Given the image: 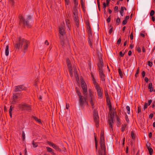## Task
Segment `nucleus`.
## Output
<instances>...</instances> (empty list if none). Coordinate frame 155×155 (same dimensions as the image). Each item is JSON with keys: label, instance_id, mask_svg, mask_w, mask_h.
I'll return each mask as SVG.
<instances>
[{"label": "nucleus", "instance_id": "f257e3e1", "mask_svg": "<svg viewBox=\"0 0 155 155\" xmlns=\"http://www.w3.org/2000/svg\"><path fill=\"white\" fill-rule=\"evenodd\" d=\"M29 44V41L28 40L24 38H19L17 40L15 47L16 49H18L22 48L23 50L25 51L27 50Z\"/></svg>", "mask_w": 155, "mask_h": 155}, {"label": "nucleus", "instance_id": "f03ea898", "mask_svg": "<svg viewBox=\"0 0 155 155\" xmlns=\"http://www.w3.org/2000/svg\"><path fill=\"white\" fill-rule=\"evenodd\" d=\"M91 77L92 78V80L93 83L97 90L98 95L99 97L101 98L102 96V89L100 87L98 84L96 82V80H95L93 74H91Z\"/></svg>", "mask_w": 155, "mask_h": 155}, {"label": "nucleus", "instance_id": "7ed1b4c3", "mask_svg": "<svg viewBox=\"0 0 155 155\" xmlns=\"http://www.w3.org/2000/svg\"><path fill=\"white\" fill-rule=\"evenodd\" d=\"M78 94L79 99V103L81 106L83 107L87 104V95L86 96H83L81 95V93L78 92Z\"/></svg>", "mask_w": 155, "mask_h": 155}, {"label": "nucleus", "instance_id": "20e7f679", "mask_svg": "<svg viewBox=\"0 0 155 155\" xmlns=\"http://www.w3.org/2000/svg\"><path fill=\"white\" fill-rule=\"evenodd\" d=\"M89 94L88 99L91 105L92 108H94V104L96 103V100L94 95V92L91 89L88 90Z\"/></svg>", "mask_w": 155, "mask_h": 155}, {"label": "nucleus", "instance_id": "39448f33", "mask_svg": "<svg viewBox=\"0 0 155 155\" xmlns=\"http://www.w3.org/2000/svg\"><path fill=\"white\" fill-rule=\"evenodd\" d=\"M109 113L110 114V117L108 119V123L109 125V127L111 128V130H113L112 124H113V118L114 116V111L112 109L111 106L110 105L109 106Z\"/></svg>", "mask_w": 155, "mask_h": 155}, {"label": "nucleus", "instance_id": "423d86ee", "mask_svg": "<svg viewBox=\"0 0 155 155\" xmlns=\"http://www.w3.org/2000/svg\"><path fill=\"white\" fill-rule=\"evenodd\" d=\"M100 149H105L104 143V132L103 131H101L100 137Z\"/></svg>", "mask_w": 155, "mask_h": 155}, {"label": "nucleus", "instance_id": "0eeeda50", "mask_svg": "<svg viewBox=\"0 0 155 155\" xmlns=\"http://www.w3.org/2000/svg\"><path fill=\"white\" fill-rule=\"evenodd\" d=\"M81 84L82 89V92L84 96H86L87 92V86L83 79H81Z\"/></svg>", "mask_w": 155, "mask_h": 155}, {"label": "nucleus", "instance_id": "6e6552de", "mask_svg": "<svg viewBox=\"0 0 155 155\" xmlns=\"http://www.w3.org/2000/svg\"><path fill=\"white\" fill-rule=\"evenodd\" d=\"M19 18L20 20V22L22 23L23 24L25 25H26L28 27H30L31 26V24H29V21L28 20H26L25 21V19L23 17H22V15H20L19 16Z\"/></svg>", "mask_w": 155, "mask_h": 155}, {"label": "nucleus", "instance_id": "1a4fd4ad", "mask_svg": "<svg viewBox=\"0 0 155 155\" xmlns=\"http://www.w3.org/2000/svg\"><path fill=\"white\" fill-rule=\"evenodd\" d=\"M66 63L67 66L68 68V69L69 70V72L71 76L72 77L73 75L72 70V68L71 65L70 63V61L69 60L68 58H67L66 59Z\"/></svg>", "mask_w": 155, "mask_h": 155}, {"label": "nucleus", "instance_id": "9d476101", "mask_svg": "<svg viewBox=\"0 0 155 155\" xmlns=\"http://www.w3.org/2000/svg\"><path fill=\"white\" fill-rule=\"evenodd\" d=\"M87 31L88 34V38L89 39V41H91V38L92 36V34L91 33V28L89 25V23H87Z\"/></svg>", "mask_w": 155, "mask_h": 155}, {"label": "nucleus", "instance_id": "9b49d317", "mask_svg": "<svg viewBox=\"0 0 155 155\" xmlns=\"http://www.w3.org/2000/svg\"><path fill=\"white\" fill-rule=\"evenodd\" d=\"M25 89V87L24 85H19L15 87L14 91L15 92L20 91Z\"/></svg>", "mask_w": 155, "mask_h": 155}, {"label": "nucleus", "instance_id": "f8f14e48", "mask_svg": "<svg viewBox=\"0 0 155 155\" xmlns=\"http://www.w3.org/2000/svg\"><path fill=\"white\" fill-rule=\"evenodd\" d=\"M99 74L101 81L103 83H104L105 80V75L104 74V71H99Z\"/></svg>", "mask_w": 155, "mask_h": 155}, {"label": "nucleus", "instance_id": "ddd939ff", "mask_svg": "<svg viewBox=\"0 0 155 155\" xmlns=\"http://www.w3.org/2000/svg\"><path fill=\"white\" fill-rule=\"evenodd\" d=\"M94 118L95 122L97 123L99 121V117L97 112L95 110H94Z\"/></svg>", "mask_w": 155, "mask_h": 155}, {"label": "nucleus", "instance_id": "4468645a", "mask_svg": "<svg viewBox=\"0 0 155 155\" xmlns=\"http://www.w3.org/2000/svg\"><path fill=\"white\" fill-rule=\"evenodd\" d=\"M97 155H106L105 149H100L98 151Z\"/></svg>", "mask_w": 155, "mask_h": 155}, {"label": "nucleus", "instance_id": "2eb2a0df", "mask_svg": "<svg viewBox=\"0 0 155 155\" xmlns=\"http://www.w3.org/2000/svg\"><path fill=\"white\" fill-rule=\"evenodd\" d=\"M20 95V94L18 93L13 94V99L12 101V102L13 104L16 102V100L15 99L19 97Z\"/></svg>", "mask_w": 155, "mask_h": 155}, {"label": "nucleus", "instance_id": "dca6fc26", "mask_svg": "<svg viewBox=\"0 0 155 155\" xmlns=\"http://www.w3.org/2000/svg\"><path fill=\"white\" fill-rule=\"evenodd\" d=\"M18 107L22 110H25L26 107H28V105L25 104H19L18 105Z\"/></svg>", "mask_w": 155, "mask_h": 155}, {"label": "nucleus", "instance_id": "f3484780", "mask_svg": "<svg viewBox=\"0 0 155 155\" xmlns=\"http://www.w3.org/2000/svg\"><path fill=\"white\" fill-rule=\"evenodd\" d=\"M98 67L99 69V71H103V63L101 61L98 64Z\"/></svg>", "mask_w": 155, "mask_h": 155}, {"label": "nucleus", "instance_id": "a211bd4d", "mask_svg": "<svg viewBox=\"0 0 155 155\" xmlns=\"http://www.w3.org/2000/svg\"><path fill=\"white\" fill-rule=\"evenodd\" d=\"M59 32L60 34L61 35H63L65 34V32L63 27L61 26L59 27Z\"/></svg>", "mask_w": 155, "mask_h": 155}, {"label": "nucleus", "instance_id": "6ab92c4d", "mask_svg": "<svg viewBox=\"0 0 155 155\" xmlns=\"http://www.w3.org/2000/svg\"><path fill=\"white\" fill-rule=\"evenodd\" d=\"M9 53V46L8 45H7L6 46V48L5 49V55L7 56H8Z\"/></svg>", "mask_w": 155, "mask_h": 155}, {"label": "nucleus", "instance_id": "aec40b11", "mask_svg": "<svg viewBox=\"0 0 155 155\" xmlns=\"http://www.w3.org/2000/svg\"><path fill=\"white\" fill-rule=\"evenodd\" d=\"M73 14L74 15H75L76 16L78 15V12L77 11V6H74V7L73 9Z\"/></svg>", "mask_w": 155, "mask_h": 155}, {"label": "nucleus", "instance_id": "412c9836", "mask_svg": "<svg viewBox=\"0 0 155 155\" xmlns=\"http://www.w3.org/2000/svg\"><path fill=\"white\" fill-rule=\"evenodd\" d=\"M148 89H149L150 91V92H152L153 91V88L152 87V84L151 83H150L149 84Z\"/></svg>", "mask_w": 155, "mask_h": 155}, {"label": "nucleus", "instance_id": "4be33fe9", "mask_svg": "<svg viewBox=\"0 0 155 155\" xmlns=\"http://www.w3.org/2000/svg\"><path fill=\"white\" fill-rule=\"evenodd\" d=\"M147 149L149 151L150 154L152 155L153 153V150L152 149L149 147H147Z\"/></svg>", "mask_w": 155, "mask_h": 155}, {"label": "nucleus", "instance_id": "5701e85b", "mask_svg": "<svg viewBox=\"0 0 155 155\" xmlns=\"http://www.w3.org/2000/svg\"><path fill=\"white\" fill-rule=\"evenodd\" d=\"M52 147L56 150H58L59 151H61L60 149L57 145L55 144H54V145H53Z\"/></svg>", "mask_w": 155, "mask_h": 155}, {"label": "nucleus", "instance_id": "b1692460", "mask_svg": "<svg viewBox=\"0 0 155 155\" xmlns=\"http://www.w3.org/2000/svg\"><path fill=\"white\" fill-rule=\"evenodd\" d=\"M124 7H121L120 8V13L121 15L123 16L124 15Z\"/></svg>", "mask_w": 155, "mask_h": 155}, {"label": "nucleus", "instance_id": "393cba45", "mask_svg": "<svg viewBox=\"0 0 155 155\" xmlns=\"http://www.w3.org/2000/svg\"><path fill=\"white\" fill-rule=\"evenodd\" d=\"M118 72L121 78H122L123 77V72L120 69H118Z\"/></svg>", "mask_w": 155, "mask_h": 155}, {"label": "nucleus", "instance_id": "a878e982", "mask_svg": "<svg viewBox=\"0 0 155 155\" xmlns=\"http://www.w3.org/2000/svg\"><path fill=\"white\" fill-rule=\"evenodd\" d=\"M126 126H127L126 124H124V125H122L121 129V131L122 132H123L125 130Z\"/></svg>", "mask_w": 155, "mask_h": 155}, {"label": "nucleus", "instance_id": "bb28decb", "mask_svg": "<svg viewBox=\"0 0 155 155\" xmlns=\"http://www.w3.org/2000/svg\"><path fill=\"white\" fill-rule=\"evenodd\" d=\"M131 136L132 139H135V135L134 134L133 131H132L131 132Z\"/></svg>", "mask_w": 155, "mask_h": 155}, {"label": "nucleus", "instance_id": "cd10ccee", "mask_svg": "<svg viewBox=\"0 0 155 155\" xmlns=\"http://www.w3.org/2000/svg\"><path fill=\"white\" fill-rule=\"evenodd\" d=\"M47 150L48 152H52V150L51 148L49 147H46Z\"/></svg>", "mask_w": 155, "mask_h": 155}, {"label": "nucleus", "instance_id": "c85d7f7f", "mask_svg": "<svg viewBox=\"0 0 155 155\" xmlns=\"http://www.w3.org/2000/svg\"><path fill=\"white\" fill-rule=\"evenodd\" d=\"M126 109L127 110V113L128 114H129L130 113V107L128 106H126Z\"/></svg>", "mask_w": 155, "mask_h": 155}, {"label": "nucleus", "instance_id": "c756f323", "mask_svg": "<svg viewBox=\"0 0 155 155\" xmlns=\"http://www.w3.org/2000/svg\"><path fill=\"white\" fill-rule=\"evenodd\" d=\"M74 74L75 77L76 78L78 76V75L76 73V69L75 68H74Z\"/></svg>", "mask_w": 155, "mask_h": 155}, {"label": "nucleus", "instance_id": "7c9ffc66", "mask_svg": "<svg viewBox=\"0 0 155 155\" xmlns=\"http://www.w3.org/2000/svg\"><path fill=\"white\" fill-rule=\"evenodd\" d=\"M74 6H77L78 3L77 0H74Z\"/></svg>", "mask_w": 155, "mask_h": 155}, {"label": "nucleus", "instance_id": "2f4dec72", "mask_svg": "<svg viewBox=\"0 0 155 155\" xmlns=\"http://www.w3.org/2000/svg\"><path fill=\"white\" fill-rule=\"evenodd\" d=\"M33 146L34 147H36L38 146V144L36 143H34V141L32 143Z\"/></svg>", "mask_w": 155, "mask_h": 155}, {"label": "nucleus", "instance_id": "473e14b6", "mask_svg": "<svg viewBox=\"0 0 155 155\" xmlns=\"http://www.w3.org/2000/svg\"><path fill=\"white\" fill-rule=\"evenodd\" d=\"M25 133L24 131H22V139L23 140H24L25 138Z\"/></svg>", "mask_w": 155, "mask_h": 155}, {"label": "nucleus", "instance_id": "72a5a7b5", "mask_svg": "<svg viewBox=\"0 0 155 155\" xmlns=\"http://www.w3.org/2000/svg\"><path fill=\"white\" fill-rule=\"evenodd\" d=\"M65 2V3L66 4V6L67 7V5L68 6L69 3V0H64Z\"/></svg>", "mask_w": 155, "mask_h": 155}, {"label": "nucleus", "instance_id": "f704fd0d", "mask_svg": "<svg viewBox=\"0 0 155 155\" xmlns=\"http://www.w3.org/2000/svg\"><path fill=\"white\" fill-rule=\"evenodd\" d=\"M120 19L118 18L116 20V23L117 25H118L120 22Z\"/></svg>", "mask_w": 155, "mask_h": 155}, {"label": "nucleus", "instance_id": "c9c22d12", "mask_svg": "<svg viewBox=\"0 0 155 155\" xmlns=\"http://www.w3.org/2000/svg\"><path fill=\"white\" fill-rule=\"evenodd\" d=\"M117 124L118 125H120V120L119 117H117Z\"/></svg>", "mask_w": 155, "mask_h": 155}, {"label": "nucleus", "instance_id": "e433bc0d", "mask_svg": "<svg viewBox=\"0 0 155 155\" xmlns=\"http://www.w3.org/2000/svg\"><path fill=\"white\" fill-rule=\"evenodd\" d=\"M154 11L153 10H151L150 13V15L151 16H153L154 15Z\"/></svg>", "mask_w": 155, "mask_h": 155}, {"label": "nucleus", "instance_id": "4c0bfd02", "mask_svg": "<svg viewBox=\"0 0 155 155\" xmlns=\"http://www.w3.org/2000/svg\"><path fill=\"white\" fill-rule=\"evenodd\" d=\"M34 119L35 120V121H36L38 122L39 123H41V121H40V120H39L38 119L37 117H35L34 118Z\"/></svg>", "mask_w": 155, "mask_h": 155}, {"label": "nucleus", "instance_id": "58836bf2", "mask_svg": "<svg viewBox=\"0 0 155 155\" xmlns=\"http://www.w3.org/2000/svg\"><path fill=\"white\" fill-rule=\"evenodd\" d=\"M13 108V107L11 105L10 106L9 112H12V111Z\"/></svg>", "mask_w": 155, "mask_h": 155}, {"label": "nucleus", "instance_id": "ea45409f", "mask_svg": "<svg viewBox=\"0 0 155 155\" xmlns=\"http://www.w3.org/2000/svg\"><path fill=\"white\" fill-rule=\"evenodd\" d=\"M148 106V105L147 104V103H145L144 106V108L143 110H144L145 109L147 108V107Z\"/></svg>", "mask_w": 155, "mask_h": 155}, {"label": "nucleus", "instance_id": "a19ab883", "mask_svg": "<svg viewBox=\"0 0 155 155\" xmlns=\"http://www.w3.org/2000/svg\"><path fill=\"white\" fill-rule=\"evenodd\" d=\"M139 72V68H137V72H136V73L135 74V76H137V75L138 74Z\"/></svg>", "mask_w": 155, "mask_h": 155}, {"label": "nucleus", "instance_id": "79ce46f5", "mask_svg": "<svg viewBox=\"0 0 155 155\" xmlns=\"http://www.w3.org/2000/svg\"><path fill=\"white\" fill-rule=\"evenodd\" d=\"M141 109V108L140 106H138V111H137L138 113H139L140 112Z\"/></svg>", "mask_w": 155, "mask_h": 155}, {"label": "nucleus", "instance_id": "37998d69", "mask_svg": "<svg viewBox=\"0 0 155 155\" xmlns=\"http://www.w3.org/2000/svg\"><path fill=\"white\" fill-rule=\"evenodd\" d=\"M121 57H123L124 55V53H123L122 51H121L119 53Z\"/></svg>", "mask_w": 155, "mask_h": 155}, {"label": "nucleus", "instance_id": "c03bdc74", "mask_svg": "<svg viewBox=\"0 0 155 155\" xmlns=\"http://www.w3.org/2000/svg\"><path fill=\"white\" fill-rule=\"evenodd\" d=\"M48 143L49 144V145L51 146L52 147L53 146V145H54V144L53 143L49 142H48Z\"/></svg>", "mask_w": 155, "mask_h": 155}, {"label": "nucleus", "instance_id": "a18cd8bd", "mask_svg": "<svg viewBox=\"0 0 155 155\" xmlns=\"http://www.w3.org/2000/svg\"><path fill=\"white\" fill-rule=\"evenodd\" d=\"M148 65L149 66H150V67H151L153 65V63L152 62H150V61H148Z\"/></svg>", "mask_w": 155, "mask_h": 155}, {"label": "nucleus", "instance_id": "49530a36", "mask_svg": "<svg viewBox=\"0 0 155 155\" xmlns=\"http://www.w3.org/2000/svg\"><path fill=\"white\" fill-rule=\"evenodd\" d=\"M121 41V38H119L118 39V41H117V44L119 45V44H120V43Z\"/></svg>", "mask_w": 155, "mask_h": 155}, {"label": "nucleus", "instance_id": "de8ad7c7", "mask_svg": "<svg viewBox=\"0 0 155 155\" xmlns=\"http://www.w3.org/2000/svg\"><path fill=\"white\" fill-rule=\"evenodd\" d=\"M9 2L12 5H13L14 4V0H9Z\"/></svg>", "mask_w": 155, "mask_h": 155}, {"label": "nucleus", "instance_id": "09e8293b", "mask_svg": "<svg viewBox=\"0 0 155 155\" xmlns=\"http://www.w3.org/2000/svg\"><path fill=\"white\" fill-rule=\"evenodd\" d=\"M130 38L131 40L133 39V33H131L130 35Z\"/></svg>", "mask_w": 155, "mask_h": 155}, {"label": "nucleus", "instance_id": "8fccbe9b", "mask_svg": "<svg viewBox=\"0 0 155 155\" xmlns=\"http://www.w3.org/2000/svg\"><path fill=\"white\" fill-rule=\"evenodd\" d=\"M137 51L140 53L141 52V49H140V48L139 47H138L137 48Z\"/></svg>", "mask_w": 155, "mask_h": 155}, {"label": "nucleus", "instance_id": "3c124183", "mask_svg": "<svg viewBox=\"0 0 155 155\" xmlns=\"http://www.w3.org/2000/svg\"><path fill=\"white\" fill-rule=\"evenodd\" d=\"M127 22V21H126V20H124L123 21V24L124 25H125Z\"/></svg>", "mask_w": 155, "mask_h": 155}, {"label": "nucleus", "instance_id": "603ef678", "mask_svg": "<svg viewBox=\"0 0 155 155\" xmlns=\"http://www.w3.org/2000/svg\"><path fill=\"white\" fill-rule=\"evenodd\" d=\"M31 109V107L30 106L28 105V107H26L25 110H29Z\"/></svg>", "mask_w": 155, "mask_h": 155}, {"label": "nucleus", "instance_id": "864d4df0", "mask_svg": "<svg viewBox=\"0 0 155 155\" xmlns=\"http://www.w3.org/2000/svg\"><path fill=\"white\" fill-rule=\"evenodd\" d=\"M153 114H151L150 115H149V117L150 118V119H151L153 117Z\"/></svg>", "mask_w": 155, "mask_h": 155}, {"label": "nucleus", "instance_id": "5fc2aeb1", "mask_svg": "<svg viewBox=\"0 0 155 155\" xmlns=\"http://www.w3.org/2000/svg\"><path fill=\"white\" fill-rule=\"evenodd\" d=\"M118 10V7L117 6H115L114 8V11H117Z\"/></svg>", "mask_w": 155, "mask_h": 155}, {"label": "nucleus", "instance_id": "6e6d98bb", "mask_svg": "<svg viewBox=\"0 0 155 155\" xmlns=\"http://www.w3.org/2000/svg\"><path fill=\"white\" fill-rule=\"evenodd\" d=\"M110 17L108 18H107V22H109L110 21Z\"/></svg>", "mask_w": 155, "mask_h": 155}, {"label": "nucleus", "instance_id": "4d7b16f0", "mask_svg": "<svg viewBox=\"0 0 155 155\" xmlns=\"http://www.w3.org/2000/svg\"><path fill=\"white\" fill-rule=\"evenodd\" d=\"M45 43L46 45H49V43L48 42L47 40H46L45 41Z\"/></svg>", "mask_w": 155, "mask_h": 155}, {"label": "nucleus", "instance_id": "13d9d810", "mask_svg": "<svg viewBox=\"0 0 155 155\" xmlns=\"http://www.w3.org/2000/svg\"><path fill=\"white\" fill-rule=\"evenodd\" d=\"M106 4L105 2H104L103 3V7H104V8H106Z\"/></svg>", "mask_w": 155, "mask_h": 155}, {"label": "nucleus", "instance_id": "bf43d9fd", "mask_svg": "<svg viewBox=\"0 0 155 155\" xmlns=\"http://www.w3.org/2000/svg\"><path fill=\"white\" fill-rule=\"evenodd\" d=\"M152 102V101L151 100H149L148 101V105H149L151 102Z\"/></svg>", "mask_w": 155, "mask_h": 155}, {"label": "nucleus", "instance_id": "052dcab7", "mask_svg": "<svg viewBox=\"0 0 155 155\" xmlns=\"http://www.w3.org/2000/svg\"><path fill=\"white\" fill-rule=\"evenodd\" d=\"M69 107V104H66V108L67 109H68Z\"/></svg>", "mask_w": 155, "mask_h": 155}, {"label": "nucleus", "instance_id": "680f3d73", "mask_svg": "<svg viewBox=\"0 0 155 155\" xmlns=\"http://www.w3.org/2000/svg\"><path fill=\"white\" fill-rule=\"evenodd\" d=\"M145 73L144 71H143L142 73V75L143 77H144L145 75Z\"/></svg>", "mask_w": 155, "mask_h": 155}, {"label": "nucleus", "instance_id": "e2e57ef3", "mask_svg": "<svg viewBox=\"0 0 155 155\" xmlns=\"http://www.w3.org/2000/svg\"><path fill=\"white\" fill-rule=\"evenodd\" d=\"M113 31V28H111L109 30V33L111 34Z\"/></svg>", "mask_w": 155, "mask_h": 155}, {"label": "nucleus", "instance_id": "0e129e2a", "mask_svg": "<svg viewBox=\"0 0 155 155\" xmlns=\"http://www.w3.org/2000/svg\"><path fill=\"white\" fill-rule=\"evenodd\" d=\"M127 41L126 40L124 43V46H126L127 45Z\"/></svg>", "mask_w": 155, "mask_h": 155}, {"label": "nucleus", "instance_id": "69168bd1", "mask_svg": "<svg viewBox=\"0 0 155 155\" xmlns=\"http://www.w3.org/2000/svg\"><path fill=\"white\" fill-rule=\"evenodd\" d=\"M148 81V78H147V77H145V81L146 82H147Z\"/></svg>", "mask_w": 155, "mask_h": 155}, {"label": "nucleus", "instance_id": "338daca9", "mask_svg": "<svg viewBox=\"0 0 155 155\" xmlns=\"http://www.w3.org/2000/svg\"><path fill=\"white\" fill-rule=\"evenodd\" d=\"M152 136V134L151 132H150L149 134V137L150 138H151Z\"/></svg>", "mask_w": 155, "mask_h": 155}, {"label": "nucleus", "instance_id": "774afa93", "mask_svg": "<svg viewBox=\"0 0 155 155\" xmlns=\"http://www.w3.org/2000/svg\"><path fill=\"white\" fill-rule=\"evenodd\" d=\"M110 1V0H106V3L107 5H108Z\"/></svg>", "mask_w": 155, "mask_h": 155}]
</instances>
